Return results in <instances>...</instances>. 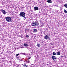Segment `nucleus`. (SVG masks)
Returning <instances> with one entry per match:
<instances>
[{"instance_id":"obj_1","label":"nucleus","mask_w":67,"mask_h":67,"mask_svg":"<svg viewBox=\"0 0 67 67\" xmlns=\"http://www.w3.org/2000/svg\"><path fill=\"white\" fill-rule=\"evenodd\" d=\"M5 19L6 20L7 22H11V19H12V17L10 16H8L6 17L5 18Z\"/></svg>"},{"instance_id":"obj_2","label":"nucleus","mask_w":67,"mask_h":67,"mask_svg":"<svg viewBox=\"0 0 67 67\" xmlns=\"http://www.w3.org/2000/svg\"><path fill=\"white\" fill-rule=\"evenodd\" d=\"M36 25L37 26L38 25V23L37 21H36L35 22H33L32 24V26H35Z\"/></svg>"},{"instance_id":"obj_3","label":"nucleus","mask_w":67,"mask_h":67,"mask_svg":"<svg viewBox=\"0 0 67 67\" xmlns=\"http://www.w3.org/2000/svg\"><path fill=\"white\" fill-rule=\"evenodd\" d=\"M44 38L48 41L51 40V38L49 37V36L48 35H46V36H44Z\"/></svg>"},{"instance_id":"obj_4","label":"nucleus","mask_w":67,"mask_h":67,"mask_svg":"<svg viewBox=\"0 0 67 67\" xmlns=\"http://www.w3.org/2000/svg\"><path fill=\"white\" fill-rule=\"evenodd\" d=\"M20 16L22 17H25V13L24 12H21L20 13V14L19 15Z\"/></svg>"},{"instance_id":"obj_5","label":"nucleus","mask_w":67,"mask_h":67,"mask_svg":"<svg viewBox=\"0 0 67 67\" xmlns=\"http://www.w3.org/2000/svg\"><path fill=\"white\" fill-rule=\"evenodd\" d=\"M1 11L2 12H3V14H6L7 13V12H6L5 11V10H3V9H1Z\"/></svg>"},{"instance_id":"obj_6","label":"nucleus","mask_w":67,"mask_h":67,"mask_svg":"<svg viewBox=\"0 0 67 67\" xmlns=\"http://www.w3.org/2000/svg\"><path fill=\"white\" fill-rule=\"evenodd\" d=\"M34 11H36L38 10V8L37 7H34Z\"/></svg>"},{"instance_id":"obj_7","label":"nucleus","mask_w":67,"mask_h":67,"mask_svg":"<svg viewBox=\"0 0 67 67\" xmlns=\"http://www.w3.org/2000/svg\"><path fill=\"white\" fill-rule=\"evenodd\" d=\"M52 58L53 60H54L56 59V57H55V56H52Z\"/></svg>"},{"instance_id":"obj_8","label":"nucleus","mask_w":67,"mask_h":67,"mask_svg":"<svg viewBox=\"0 0 67 67\" xmlns=\"http://www.w3.org/2000/svg\"><path fill=\"white\" fill-rule=\"evenodd\" d=\"M47 2L49 3H52V1L51 0H48L47 1Z\"/></svg>"},{"instance_id":"obj_9","label":"nucleus","mask_w":67,"mask_h":67,"mask_svg":"<svg viewBox=\"0 0 67 67\" xmlns=\"http://www.w3.org/2000/svg\"><path fill=\"white\" fill-rule=\"evenodd\" d=\"M33 31L34 32H37V30L35 29H34L33 30Z\"/></svg>"},{"instance_id":"obj_10","label":"nucleus","mask_w":67,"mask_h":67,"mask_svg":"<svg viewBox=\"0 0 67 67\" xmlns=\"http://www.w3.org/2000/svg\"><path fill=\"white\" fill-rule=\"evenodd\" d=\"M24 46L26 47L27 46H29V45L28 44H26V43H24Z\"/></svg>"},{"instance_id":"obj_11","label":"nucleus","mask_w":67,"mask_h":67,"mask_svg":"<svg viewBox=\"0 0 67 67\" xmlns=\"http://www.w3.org/2000/svg\"><path fill=\"white\" fill-rule=\"evenodd\" d=\"M56 53H57V55H60V53L59 52H56Z\"/></svg>"},{"instance_id":"obj_12","label":"nucleus","mask_w":67,"mask_h":67,"mask_svg":"<svg viewBox=\"0 0 67 67\" xmlns=\"http://www.w3.org/2000/svg\"><path fill=\"white\" fill-rule=\"evenodd\" d=\"M25 62L27 63H30V61H29V60H27V61H25Z\"/></svg>"},{"instance_id":"obj_13","label":"nucleus","mask_w":67,"mask_h":67,"mask_svg":"<svg viewBox=\"0 0 67 67\" xmlns=\"http://www.w3.org/2000/svg\"><path fill=\"white\" fill-rule=\"evenodd\" d=\"M40 46L41 45L40 44H37V46L38 47H40Z\"/></svg>"},{"instance_id":"obj_14","label":"nucleus","mask_w":67,"mask_h":67,"mask_svg":"<svg viewBox=\"0 0 67 67\" xmlns=\"http://www.w3.org/2000/svg\"><path fill=\"white\" fill-rule=\"evenodd\" d=\"M52 54L53 55H56L57 54H56V53L53 52V53Z\"/></svg>"},{"instance_id":"obj_15","label":"nucleus","mask_w":67,"mask_h":67,"mask_svg":"<svg viewBox=\"0 0 67 67\" xmlns=\"http://www.w3.org/2000/svg\"><path fill=\"white\" fill-rule=\"evenodd\" d=\"M64 7H65L66 8H67V4H65L64 5Z\"/></svg>"},{"instance_id":"obj_16","label":"nucleus","mask_w":67,"mask_h":67,"mask_svg":"<svg viewBox=\"0 0 67 67\" xmlns=\"http://www.w3.org/2000/svg\"><path fill=\"white\" fill-rule=\"evenodd\" d=\"M20 54L18 53V54H16V57H18V56H19V55H20Z\"/></svg>"},{"instance_id":"obj_17","label":"nucleus","mask_w":67,"mask_h":67,"mask_svg":"<svg viewBox=\"0 0 67 67\" xmlns=\"http://www.w3.org/2000/svg\"><path fill=\"white\" fill-rule=\"evenodd\" d=\"M25 31H29V29H25Z\"/></svg>"},{"instance_id":"obj_18","label":"nucleus","mask_w":67,"mask_h":67,"mask_svg":"<svg viewBox=\"0 0 67 67\" xmlns=\"http://www.w3.org/2000/svg\"><path fill=\"white\" fill-rule=\"evenodd\" d=\"M64 12L66 13H67V11H66V10H65L64 11Z\"/></svg>"},{"instance_id":"obj_19","label":"nucleus","mask_w":67,"mask_h":67,"mask_svg":"<svg viewBox=\"0 0 67 67\" xmlns=\"http://www.w3.org/2000/svg\"><path fill=\"white\" fill-rule=\"evenodd\" d=\"M26 37H29V36L28 35H26Z\"/></svg>"},{"instance_id":"obj_20","label":"nucleus","mask_w":67,"mask_h":67,"mask_svg":"<svg viewBox=\"0 0 67 67\" xmlns=\"http://www.w3.org/2000/svg\"><path fill=\"white\" fill-rule=\"evenodd\" d=\"M24 18L25 19H26V17H24Z\"/></svg>"},{"instance_id":"obj_21","label":"nucleus","mask_w":67,"mask_h":67,"mask_svg":"<svg viewBox=\"0 0 67 67\" xmlns=\"http://www.w3.org/2000/svg\"><path fill=\"white\" fill-rule=\"evenodd\" d=\"M61 57H62V58H63V56H61Z\"/></svg>"},{"instance_id":"obj_22","label":"nucleus","mask_w":67,"mask_h":67,"mask_svg":"<svg viewBox=\"0 0 67 67\" xmlns=\"http://www.w3.org/2000/svg\"><path fill=\"white\" fill-rule=\"evenodd\" d=\"M29 59H30V58L29 57Z\"/></svg>"},{"instance_id":"obj_23","label":"nucleus","mask_w":67,"mask_h":67,"mask_svg":"<svg viewBox=\"0 0 67 67\" xmlns=\"http://www.w3.org/2000/svg\"><path fill=\"white\" fill-rule=\"evenodd\" d=\"M24 54H25V53H23V54L24 55Z\"/></svg>"}]
</instances>
